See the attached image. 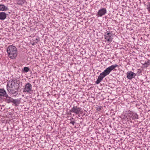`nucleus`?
<instances>
[{
    "label": "nucleus",
    "mask_w": 150,
    "mask_h": 150,
    "mask_svg": "<svg viewBox=\"0 0 150 150\" xmlns=\"http://www.w3.org/2000/svg\"><path fill=\"white\" fill-rule=\"evenodd\" d=\"M136 75V74L132 71H129L127 73V77L129 79L131 80L134 78Z\"/></svg>",
    "instance_id": "6e6552de"
},
{
    "label": "nucleus",
    "mask_w": 150,
    "mask_h": 150,
    "mask_svg": "<svg viewBox=\"0 0 150 150\" xmlns=\"http://www.w3.org/2000/svg\"><path fill=\"white\" fill-rule=\"evenodd\" d=\"M13 103L15 104L16 105L17 104H19L20 103L19 100L18 99H14L13 98L12 100V102Z\"/></svg>",
    "instance_id": "2eb2a0df"
},
{
    "label": "nucleus",
    "mask_w": 150,
    "mask_h": 150,
    "mask_svg": "<svg viewBox=\"0 0 150 150\" xmlns=\"http://www.w3.org/2000/svg\"><path fill=\"white\" fill-rule=\"evenodd\" d=\"M6 51L8 57L11 59H14L17 56L18 50L15 46L9 45L7 48Z\"/></svg>",
    "instance_id": "7ed1b4c3"
},
{
    "label": "nucleus",
    "mask_w": 150,
    "mask_h": 150,
    "mask_svg": "<svg viewBox=\"0 0 150 150\" xmlns=\"http://www.w3.org/2000/svg\"><path fill=\"white\" fill-rule=\"evenodd\" d=\"M18 4H22L20 3H18Z\"/></svg>",
    "instance_id": "a211bd4d"
},
{
    "label": "nucleus",
    "mask_w": 150,
    "mask_h": 150,
    "mask_svg": "<svg viewBox=\"0 0 150 150\" xmlns=\"http://www.w3.org/2000/svg\"><path fill=\"white\" fill-rule=\"evenodd\" d=\"M107 13V10L105 8H103L100 9L98 12L96 16L98 17H102L105 15Z\"/></svg>",
    "instance_id": "0eeeda50"
},
{
    "label": "nucleus",
    "mask_w": 150,
    "mask_h": 150,
    "mask_svg": "<svg viewBox=\"0 0 150 150\" xmlns=\"http://www.w3.org/2000/svg\"><path fill=\"white\" fill-rule=\"evenodd\" d=\"M75 123V122L74 121H71L70 122V123L72 124L73 125H74Z\"/></svg>",
    "instance_id": "f3484780"
},
{
    "label": "nucleus",
    "mask_w": 150,
    "mask_h": 150,
    "mask_svg": "<svg viewBox=\"0 0 150 150\" xmlns=\"http://www.w3.org/2000/svg\"><path fill=\"white\" fill-rule=\"evenodd\" d=\"M150 60L148 59L147 61H145L144 63H142V64L144 68H146L150 65Z\"/></svg>",
    "instance_id": "f8f14e48"
},
{
    "label": "nucleus",
    "mask_w": 150,
    "mask_h": 150,
    "mask_svg": "<svg viewBox=\"0 0 150 150\" xmlns=\"http://www.w3.org/2000/svg\"><path fill=\"white\" fill-rule=\"evenodd\" d=\"M6 98V102L8 103H9L10 102H12V98H11V97H5Z\"/></svg>",
    "instance_id": "4468645a"
},
{
    "label": "nucleus",
    "mask_w": 150,
    "mask_h": 150,
    "mask_svg": "<svg viewBox=\"0 0 150 150\" xmlns=\"http://www.w3.org/2000/svg\"><path fill=\"white\" fill-rule=\"evenodd\" d=\"M0 97H8V95L4 88H0Z\"/></svg>",
    "instance_id": "1a4fd4ad"
},
{
    "label": "nucleus",
    "mask_w": 150,
    "mask_h": 150,
    "mask_svg": "<svg viewBox=\"0 0 150 150\" xmlns=\"http://www.w3.org/2000/svg\"><path fill=\"white\" fill-rule=\"evenodd\" d=\"M69 112L76 115L82 114V112L81 108L77 106H74L69 110Z\"/></svg>",
    "instance_id": "20e7f679"
},
{
    "label": "nucleus",
    "mask_w": 150,
    "mask_h": 150,
    "mask_svg": "<svg viewBox=\"0 0 150 150\" xmlns=\"http://www.w3.org/2000/svg\"><path fill=\"white\" fill-rule=\"evenodd\" d=\"M29 69L28 67H25L23 68L24 71L26 72H28L29 71Z\"/></svg>",
    "instance_id": "dca6fc26"
},
{
    "label": "nucleus",
    "mask_w": 150,
    "mask_h": 150,
    "mask_svg": "<svg viewBox=\"0 0 150 150\" xmlns=\"http://www.w3.org/2000/svg\"><path fill=\"white\" fill-rule=\"evenodd\" d=\"M20 82L16 79H11L7 82L6 88L7 91L11 95L16 96L18 94Z\"/></svg>",
    "instance_id": "f257e3e1"
},
{
    "label": "nucleus",
    "mask_w": 150,
    "mask_h": 150,
    "mask_svg": "<svg viewBox=\"0 0 150 150\" xmlns=\"http://www.w3.org/2000/svg\"><path fill=\"white\" fill-rule=\"evenodd\" d=\"M112 35L109 32H107L105 33V39L108 43H110L112 41L113 38L111 36Z\"/></svg>",
    "instance_id": "423d86ee"
},
{
    "label": "nucleus",
    "mask_w": 150,
    "mask_h": 150,
    "mask_svg": "<svg viewBox=\"0 0 150 150\" xmlns=\"http://www.w3.org/2000/svg\"><path fill=\"white\" fill-rule=\"evenodd\" d=\"M8 10L7 7L3 4H0V11H6Z\"/></svg>",
    "instance_id": "9b49d317"
},
{
    "label": "nucleus",
    "mask_w": 150,
    "mask_h": 150,
    "mask_svg": "<svg viewBox=\"0 0 150 150\" xmlns=\"http://www.w3.org/2000/svg\"><path fill=\"white\" fill-rule=\"evenodd\" d=\"M7 15L5 12H0V20H3L5 19Z\"/></svg>",
    "instance_id": "9d476101"
},
{
    "label": "nucleus",
    "mask_w": 150,
    "mask_h": 150,
    "mask_svg": "<svg viewBox=\"0 0 150 150\" xmlns=\"http://www.w3.org/2000/svg\"><path fill=\"white\" fill-rule=\"evenodd\" d=\"M74 118L73 117H72L70 119V120H74Z\"/></svg>",
    "instance_id": "6ab92c4d"
},
{
    "label": "nucleus",
    "mask_w": 150,
    "mask_h": 150,
    "mask_svg": "<svg viewBox=\"0 0 150 150\" xmlns=\"http://www.w3.org/2000/svg\"><path fill=\"white\" fill-rule=\"evenodd\" d=\"M131 118L133 120H134L136 119H137L138 118V115L137 113H133L132 114Z\"/></svg>",
    "instance_id": "ddd939ff"
},
{
    "label": "nucleus",
    "mask_w": 150,
    "mask_h": 150,
    "mask_svg": "<svg viewBox=\"0 0 150 150\" xmlns=\"http://www.w3.org/2000/svg\"><path fill=\"white\" fill-rule=\"evenodd\" d=\"M118 66V65L115 64L112 65L107 68L103 72L100 74L96 82V83L97 84H99L103 80L104 77L109 74L112 70Z\"/></svg>",
    "instance_id": "f03ea898"
},
{
    "label": "nucleus",
    "mask_w": 150,
    "mask_h": 150,
    "mask_svg": "<svg viewBox=\"0 0 150 150\" xmlns=\"http://www.w3.org/2000/svg\"><path fill=\"white\" fill-rule=\"evenodd\" d=\"M33 91L31 84L29 83H27L23 88V92H27L29 94H31L33 93Z\"/></svg>",
    "instance_id": "39448f33"
}]
</instances>
